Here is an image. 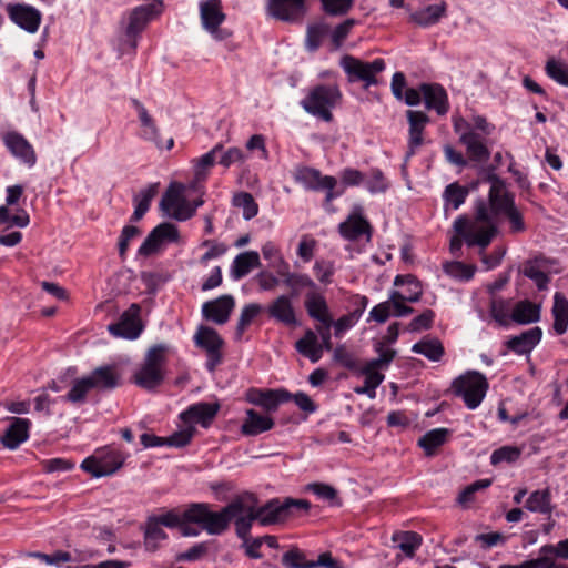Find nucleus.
Here are the masks:
<instances>
[{"label": "nucleus", "instance_id": "obj_58", "mask_svg": "<svg viewBox=\"0 0 568 568\" xmlns=\"http://www.w3.org/2000/svg\"><path fill=\"white\" fill-rule=\"evenodd\" d=\"M444 271L454 278L468 281L474 276L475 267L462 262H448L444 265Z\"/></svg>", "mask_w": 568, "mask_h": 568}, {"label": "nucleus", "instance_id": "obj_64", "mask_svg": "<svg viewBox=\"0 0 568 568\" xmlns=\"http://www.w3.org/2000/svg\"><path fill=\"white\" fill-rule=\"evenodd\" d=\"M539 554H551L555 558L568 560V538L560 540L555 545H544L539 549Z\"/></svg>", "mask_w": 568, "mask_h": 568}, {"label": "nucleus", "instance_id": "obj_61", "mask_svg": "<svg viewBox=\"0 0 568 568\" xmlns=\"http://www.w3.org/2000/svg\"><path fill=\"white\" fill-rule=\"evenodd\" d=\"M520 456V449L514 446H504L493 452L490 462L497 465L503 462L513 463Z\"/></svg>", "mask_w": 568, "mask_h": 568}, {"label": "nucleus", "instance_id": "obj_2", "mask_svg": "<svg viewBox=\"0 0 568 568\" xmlns=\"http://www.w3.org/2000/svg\"><path fill=\"white\" fill-rule=\"evenodd\" d=\"M239 507L230 503L220 511H213L209 504L193 503L183 511V518L185 523L199 525L209 535H221L229 528Z\"/></svg>", "mask_w": 568, "mask_h": 568}, {"label": "nucleus", "instance_id": "obj_3", "mask_svg": "<svg viewBox=\"0 0 568 568\" xmlns=\"http://www.w3.org/2000/svg\"><path fill=\"white\" fill-rule=\"evenodd\" d=\"M341 100L342 92L337 84H318L310 89L301 101V105L307 113L325 122H331L333 120L332 110Z\"/></svg>", "mask_w": 568, "mask_h": 568}, {"label": "nucleus", "instance_id": "obj_62", "mask_svg": "<svg viewBox=\"0 0 568 568\" xmlns=\"http://www.w3.org/2000/svg\"><path fill=\"white\" fill-rule=\"evenodd\" d=\"M140 234H141L140 229L136 226H133V225H125L122 229L120 237H119V243H118L119 255L122 260H124L126 256V252H128L131 240L139 236Z\"/></svg>", "mask_w": 568, "mask_h": 568}, {"label": "nucleus", "instance_id": "obj_63", "mask_svg": "<svg viewBox=\"0 0 568 568\" xmlns=\"http://www.w3.org/2000/svg\"><path fill=\"white\" fill-rule=\"evenodd\" d=\"M194 432V426L187 425L184 429L175 432L171 436L165 437L166 445L173 447H183L190 443Z\"/></svg>", "mask_w": 568, "mask_h": 568}, {"label": "nucleus", "instance_id": "obj_32", "mask_svg": "<svg viewBox=\"0 0 568 568\" xmlns=\"http://www.w3.org/2000/svg\"><path fill=\"white\" fill-rule=\"evenodd\" d=\"M542 332L539 327H532L523 332L520 335L513 336L506 343L508 349L523 355L530 353L535 346L540 342Z\"/></svg>", "mask_w": 568, "mask_h": 568}, {"label": "nucleus", "instance_id": "obj_42", "mask_svg": "<svg viewBox=\"0 0 568 568\" xmlns=\"http://www.w3.org/2000/svg\"><path fill=\"white\" fill-rule=\"evenodd\" d=\"M392 540L405 556L412 558L422 546L423 538L415 531H397L393 535Z\"/></svg>", "mask_w": 568, "mask_h": 568}, {"label": "nucleus", "instance_id": "obj_37", "mask_svg": "<svg viewBox=\"0 0 568 568\" xmlns=\"http://www.w3.org/2000/svg\"><path fill=\"white\" fill-rule=\"evenodd\" d=\"M551 312L554 316L555 332L558 335L565 334L568 329V300L562 293H555Z\"/></svg>", "mask_w": 568, "mask_h": 568}, {"label": "nucleus", "instance_id": "obj_53", "mask_svg": "<svg viewBox=\"0 0 568 568\" xmlns=\"http://www.w3.org/2000/svg\"><path fill=\"white\" fill-rule=\"evenodd\" d=\"M467 194L466 187L460 186L458 183H452L445 189L444 200L446 205H452L454 210H457L465 202Z\"/></svg>", "mask_w": 568, "mask_h": 568}, {"label": "nucleus", "instance_id": "obj_50", "mask_svg": "<svg viewBox=\"0 0 568 568\" xmlns=\"http://www.w3.org/2000/svg\"><path fill=\"white\" fill-rule=\"evenodd\" d=\"M222 150V144H216L211 151L197 159L195 168V179L197 181L205 180L207 170L214 165L216 155L221 153Z\"/></svg>", "mask_w": 568, "mask_h": 568}, {"label": "nucleus", "instance_id": "obj_16", "mask_svg": "<svg viewBox=\"0 0 568 568\" xmlns=\"http://www.w3.org/2000/svg\"><path fill=\"white\" fill-rule=\"evenodd\" d=\"M267 13L281 21L296 22L306 13L305 0H267Z\"/></svg>", "mask_w": 568, "mask_h": 568}, {"label": "nucleus", "instance_id": "obj_19", "mask_svg": "<svg viewBox=\"0 0 568 568\" xmlns=\"http://www.w3.org/2000/svg\"><path fill=\"white\" fill-rule=\"evenodd\" d=\"M7 12L9 18L21 29L29 33L38 31L41 23V13L36 8L28 4H8Z\"/></svg>", "mask_w": 568, "mask_h": 568}, {"label": "nucleus", "instance_id": "obj_44", "mask_svg": "<svg viewBox=\"0 0 568 568\" xmlns=\"http://www.w3.org/2000/svg\"><path fill=\"white\" fill-rule=\"evenodd\" d=\"M448 435L449 430L447 428H435L422 436L418 439V445L427 456H430L439 446L446 443Z\"/></svg>", "mask_w": 568, "mask_h": 568}, {"label": "nucleus", "instance_id": "obj_12", "mask_svg": "<svg viewBox=\"0 0 568 568\" xmlns=\"http://www.w3.org/2000/svg\"><path fill=\"white\" fill-rule=\"evenodd\" d=\"M160 206L164 213L179 221H186L195 213V207L183 195L181 184L171 185L163 195Z\"/></svg>", "mask_w": 568, "mask_h": 568}, {"label": "nucleus", "instance_id": "obj_1", "mask_svg": "<svg viewBox=\"0 0 568 568\" xmlns=\"http://www.w3.org/2000/svg\"><path fill=\"white\" fill-rule=\"evenodd\" d=\"M486 181L490 183L488 204L478 201L474 219L462 215L454 222V230L464 235L468 246L477 245L483 250L498 232L496 219L516 205L514 194L507 190L504 180L490 172Z\"/></svg>", "mask_w": 568, "mask_h": 568}, {"label": "nucleus", "instance_id": "obj_51", "mask_svg": "<svg viewBox=\"0 0 568 568\" xmlns=\"http://www.w3.org/2000/svg\"><path fill=\"white\" fill-rule=\"evenodd\" d=\"M547 75L558 84L568 87V64L555 59H549L545 67Z\"/></svg>", "mask_w": 568, "mask_h": 568}, {"label": "nucleus", "instance_id": "obj_38", "mask_svg": "<svg viewBox=\"0 0 568 568\" xmlns=\"http://www.w3.org/2000/svg\"><path fill=\"white\" fill-rule=\"evenodd\" d=\"M511 320L518 324H530L540 318V306L528 301H519L513 308Z\"/></svg>", "mask_w": 568, "mask_h": 568}, {"label": "nucleus", "instance_id": "obj_48", "mask_svg": "<svg viewBox=\"0 0 568 568\" xmlns=\"http://www.w3.org/2000/svg\"><path fill=\"white\" fill-rule=\"evenodd\" d=\"M166 539V534L163 528L153 521L151 518L146 524L144 534V546L148 550L154 551L159 548L161 541Z\"/></svg>", "mask_w": 568, "mask_h": 568}, {"label": "nucleus", "instance_id": "obj_9", "mask_svg": "<svg viewBox=\"0 0 568 568\" xmlns=\"http://www.w3.org/2000/svg\"><path fill=\"white\" fill-rule=\"evenodd\" d=\"M339 65L346 73L349 82L363 81L365 87L368 88L377 83L376 74L385 69V61L378 58L371 62H365L346 54L341 58Z\"/></svg>", "mask_w": 568, "mask_h": 568}, {"label": "nucleus", "instance_id": "obj_57", "mask_svg": "<svg viewBox=\"0 0 568 568\" xmlns=\"http://www.w3.org/2000/svg\"><path fill=\"white\" fill-rule=\"evenodd\" d=\"M490 485V479H479L468 485L460 491L457 498L458 504L463 507H468V505L474 500V495L479 490L488 488Z\"/></svg>", "mask_w": 568, "mask_h": 568}, {"label": "nucleus", "instance_id": "obj_27", "mask_svg": "<svg viewBox=\"0 0 568 568\" xmlns=\"http://www.w3.org/2000/svg\"><path fill=\"white\" fill-rule=\"evenodd\" d=\"M88 378L93 389L110 390L119 386L121 374L116 365H104L95 368Z\"/></svg>", "mask_w": 568, "mask_h": 568}, {"label": "nucleus", "instance_id": "obj_13", "mask_svg": "<svg viewBox=\"0 0 568 568\" xmlns=\"http://www.w3.org/2000/svg\"><path fill=\"white\" fill-rule=\"evenodd\" d=\"M200 17L203 28L216 40H224L231 36L226 30L220 29L225 20L221 0H204L200 3Z\"/></svg>", "mask_w": 568, "mask_h": 568}, {"label": "nucleus", "instance_id": "obj_11", "mask_svg": "<svg viewBox=\"0 0 568 568\" xmlns=\"http://www.w3.org/2000/svg\"><path fill=\"white\" fill-rule=\"evenodd\" d=\"M194 343L197 347L205 351L207 356L206 368L210 372H214L222 362L223 338L214 328L202 325L194 335Z\"/></svg>", "mask_w": 568, "mask_h": 568}, {"label": "nucleus", "instance_id": "obj_46", "mask_svg": "<svg viewBox=\"0 0 568 568\" xmlns=\"http://www.w3.org/2000/svg\"><path fill=\"white\" fill-rule=\"evenodd\" d=\"M412 351L422 354L429 361L438 362L444 355V346L437 338H424L413 345Z\"/></svg>", "mask_w": 568, "mask_h": 568}, {"label": "nucleus", "instance_id": "obj_55", "mask_svg": "<svg viewBox=\"0 0 568 568\" xmlns=\"http://www.w3.org/2000/svg\"><path fill=\"white\" fill-rule=\"evenodd\" d=\"M363 310H355L346 315L341 316L337 321L333 320L332 326L334 328V335L342 337L343 334L351 329L361 318Z\"/></svg>", "mask_w": 568, "mask_h": 568}, {"label": "nucleus", "instance_id": "obj_39", "mask_svg": "<svg viewBox=\"0 0 568 568\" xmlns=\"http://www.w3.org/2000/svg\"><path fill=\"white\" fill-rule=\"evenodd\" d=\"M525 508L531 513L550 515L554 509L550 490L546 488L532 491L525 503Z\"/></svg>", "mask_w": 568, "mask_h": 568}, {"label": "nucleus", "instance_id": "obj_25", "mask_svg": "<svg viewBox=\"0 0 568 568\" xmlns=\"http://www.w3.org/2000/svg\"><path fill=\"white\" fill-rule=\"evenodd\" d=\"M3 142L16 158L20 159L28 166H33L36 164V152L24 136L17 132H8L3 136Z\"/></svg>", "mask_w": 568, "mask_h": 568}, {"label": "nucleus", "instance_id": "obj_7", "mask_svg": "<svg viewBox=\"0 0 568 568\" xmlns=\"http://www.w3.org/2000/svg\"><path fill=\"white\" fill-rule=\"evenodd\" d=\"M125 458L121 450L106 446L97 449L92 456L85 458L81 468L95 478L105 477L116 473L123 466Z\"/></svg>", "mask_w": 568, "mask_h": 568}, {"label": "nucleus", "instance_id": "obj_52", "mask_svg": "<svg viewBox=\"0 0 568 568\" xmlns=\"http://www.w3.org/2000/svg\"><path fill=\"white\" fill-rule=\"evenodd\" d=\"M233 204L237 207L243 209V217L251 220L258 213V205L256 204L252 194L247 192H241L233 197Z\"/></svg>", "mask_w": 568, "mask_h": 568}, {"label": "nucleus", "instance_id": "obj_15", "mask_svg": "<svg viewBox=\"0 0 568 568\" xmlns=\"http://www.w3.org/2000/svg\"><path fill=\"white\" fill-rule=\"evenodd\" d=\"M140 313V305L136 303L131 304L130 307L122 313L119 322L109 325V332L113 336L128 339L138 338L143 329Z\"/></svg>", "mask_w": 568, "mask_h": 568}, {"label": "nucleus", "instance_id": "obj_33", "mask_svg": "<svg viewBox=\"0 0 568 568\" xmlns=\"http://www.w3.org/2000/svg\"><path fill=\"white\" fill-rule=\"evenodd\" d=\"M274 422L271 417L261 415L254 409L246 412V418L241 427V432L247 436H256L261 433L272 429Z\"/></svg>", "mask_w": 568, "mask_h": 568}, {"label": "nucleus", "instance_id": "obj_60", "mask_svg": "<svg viewBox=\"0 0 568 568\" xmlns=\"http://www.w3.org/2000/svg\"><path fill=\"white\" fill-rule=\"evenodd\" d=\"M282 561L290 568H315L312 560H306L305 555L298 549H292L283 555Z\"/></svg>", "mask_w": 568, "mask_h": 568}, {"label": "nucleus", "instance_id": "obj_28", "mask_svg": "<svg viewBox=\"0 0 568 568\" xmlns=\"http://www.w3.org/2000/svg\"><path fill=\"white\" fill-rule=\"evenodd\" d=\"M459 141L465 145L467 155L471 161L485 162L489 159L490 152L481 134L474 130H468L462 133Z\"/></svg>", "mask_w": 568, "mask_h": 568}, {"label": "nucleus", "instance_id": "obj_4", "mask_svg": "<svg viewBox=\"0 0 568 568\" xmlns=\"http://www.w3.org/2000/svg\"><path fill=\"white\" fill-rule=\"evenodd\" d=\"M164 9L162 0H150L149 2L138 6L123 16L121 24L129 45L135 50L138 45V37L146 28L148 23L159 17Z\"/></svg>", "mask_w": 568, "mask_h": 568}, {"label": "nucleus", "instance_id": "obj_6", "mask_svg": "<svg viewBox=\"0 0 568 568\" xmlns=\"http://www.w3.org/2000/svg\"><path fill=\"white\" fill-rule=\"evenodd\" d=\"M450 389L464 400L467 408L475 409L486 396L488 382L481 373L468 371L453 381Z\"/></svg>", "mask_w": 568, "mask_h": 568}, {"label": "nucleus", "instance_id": "obj_49", "mask_svg": "<svg viewBox=\"0 0 568 568\" xmlns=\"http://www.w3.org/2000/svg\"><path fill=\"white\" fill-rule=\"evenodd\" d=\"M356 24L357 21L349 18L336 26L334 29L331 28L329 42L333 50H338L343 45L344 41Z\"/></svg>", "mask_w": 568, "mask_h": 568}, {"label": "nucleus", "instance_id": "obj_31", "mask_svg": "<svg viewBox=\"0 0 568 568\" xmlns=\"http://www.w3.org/2000/svg\"><path fill=\"white\" fill-rule=\"evenodd\" d=\"M30 420L27 418L13 417L7 428L1 442L4 447L16 449L19 445L26 442L29 437Z\"/></svg>", "mask_w": 568, "mask_h": 568}, {"label": "nucleus", "instance_id": "obj_20", "mask_svg": "<svg viewBox=\"0 0 568 568\" xmlns=\"http://www.w3.org/2000/svg\"><path fill=\"white\" fill-rule=\"evenodd\" d=\"M339 234L348 241H356L362 235H366L367 241L372 236V226L369 222L362 215L361 209L357 207L349 216L338 225Z\"/></svg>", "mask_w": 568, "mask_h": 568}, {"label": "nucleus", "instance_id": "obj_17", "mask_svg": "<svg viewBox=\"0 0 568 568\" xmlns=\"http://www.w3.org/2000/svg\"><path fill=\"white\" fill-rule=\"evenodd\" d=\"M294 180L311 191H321L337 185V180L334 176L323 175L320 170L310 166L297 168L294 172Z\"/></svg>", "mask_w": 568, "mask_h": 568}, {"label": "nucleus", "instance_id": "obj_41", "mask_svg": "<svg viewBox=\"0 0 568 568\" xmlns=\"http://www.w3.org/2000/svg\"><path fill=\"white\" fill-rule=\"evenodd\" d=\"M156 193L158 184H151L134 195L133 201L135 204V209L131 216V222H138L145 215Z\"/></svg>", "mask_w": 568, "mask_h": 568}, {"label": "nucleus", "instance_id": "obj_43", "mask_svg": "<svg viewBox=\"0 0 568 568\" xmlns=\"http://www.w3.org/2000/svg\"><path fill=\"white\" fill-rule=\"evenodd\" d=\"M423 291L414 290L413 294H403L398 291L390 293L392 307H394V316L402 317L414 312L413 307L405 305V302H417L422 297Z\"/></svg>", "mask_w": 568, "mask_h": 568}, {"label": "nucleus", "instance_id": "obj_22", "mask_svg": "<svg viewBox=\"0 0 568 568\" xmlns=\"http://www.w3.org/2000/svg\"><path fill=\"white\" fill-rule=\"evenodd\" d=\"M304 307L307 315L321 324H332L333 316L324 294L317 290L308 291L305 294Z\"/></svg>", "mask_w": 568, "mask_h": 568}, {"label": "nucleus", "instance_id": "obj_47", "mask_svg": "<svg viewBox=\"0 0 568 568\" xmlns=\"http://www.w3.org/2000/svg\"><path fill=\"white\" fill-rule=\"evenodd\" d=\"M262 312V306L256 303H251L245 305L240 314L236 329H235V339L241 341L244 332L251 325L253 320Z\"/></svg>", "mask_w": 568, "mask_h": 568}, {"label": "nucleus", "instance_id": "obj_10", "mask_svg": "<svg viewBox=\"0 0 568 568\" xmlns=\"http://www.w3.org/2000/svg\"><path fill=\"white\" fill-rule=\"evenodd\" d=\"M180 240L178 227L169 222L155 226L146 236L138 250V254L144 257L158 254L166 244L176 243Z\"/></svg>", "mask_w": 568, "mask_h": 568}, {"label": "nucleus", "instance_id": "obj_26", "mask_svg": "<svg viewBox=\"0 0 568 568\" xmlns=\"http://www.w3.org/2000/svg\"><path fill=\"white\" fill-rule=\"evenodd\" d=\"M407 119L409 123V139L408 151L406 160L413 156L416 150L423 144V132L428 122V116L422 111H407Z\"/></svg>", "mask_w": 568, "mask_h": 568}, {"label": "nucleus", "instance_id": "obj_35", "mask_svg": "<svg viewBox=\"0 0 568 568\" xmlns=\"http://www.w3.org/2000/svg\"><path fill=\"white\" fill-rule=\"evenodd\" d=\"M446 2L427 6L410 14V20L418 26L428 27L437 23L446 14Z\"/></svg>", "mask_w": 568, "mask_h": 568}, {"label": "nucleus", "instance_id": "obj_5", "mask_svg": "<svg viewBox=\"0 0 568 568\" xmlns=\"http://www.w3.org/2000/svg\"><path fill=\"white\" fill-rule=\"evenodd\" d=\"M310 508L311 504L305 499L285 498L280 500L274 498L264 506H256L257 521L262 526L274 525L301 513H306Z\"/></svg>", "mask_w": 568, "mask_h": 568}, {"label": "nucleus", "instance_id": "obj_24", "mask_svg": "<svg viewBox=\"0 0 568 568\" xmlns=\"http://www.w3.org/2000/svg\"><path fill=\"white\" fill-rule=\"evenodd\" d=\"M268 316L286 326L297 324L293 298L282 294L272 301L267 306Z\"/></svg>", "mask_w": 568, "mask_h": 568}, {"label": "nucleus", "instance_id": "obj_8", "mask_svg": "<svg viewBox=\"0 0 568 568\" xmlns=\"http://www.w3.org/2000/svg\"><path fill=\"white\" fill-rule=\"evenodd\" d=\"M164 352L165 347L162 345L149 349L143 365L133 376L138 386L150 390L161 385L164 378Z\"/></svg>", "mask_w": 568, "mask_h": 568}, {"label": "nucleus", "instance_id": "obj_40", "mask_svg": "<svg viewBox=\"0 0 568 568\" xmlns=\"http://www.w3.org/2000/svg\"><path fill=\"white\" fill-rule=\"evenodd\" d=\"M361 373L365 376L364 385L354 388V392L359 395L365 394L369 398H375L376 388L382 384L385 376L368 364L361 369Z\"/></svg>", "mask_w": 568, "mask_h": 568}, {"label": "nucleus", "instance_id": "obj_59", "mask_svg": "<svg viewBox=\"0 0 568 568\" xmlns=\"http://www.w3.org/2000/svg\"><path fill=\"white\" fill-rule=\"evenodd\" d=\"M364 183L371 193L385 192L388 187V181L378 169L371 170L368 176L365 178Z\"/></svg>", "mask_w": 568, "mask_h": 568}, {"label": "nucleus", "instance_id": "obj_18", "mask_svg": "<svg viewBox=\"0 0 568 568\" xmlns=\"http://www.w3.org/2000/svg\"><path fill=\"white\" fill-rule=\"evenodd\" d=\"M246 399L267 412H275L280 404L291 400V393L285 389H257L247 390Z\"/></svg>", "mask_w": 568, "mask_h": 568}, {"label": "nucleus", "instance_id": "obj_54", "mask_svg": "<svg viewBox=\"0 0 568 568\" xmlns=\"http://www.w3.org/2000/svg\"><path fill=\"white\" fill-rule=\"evenodd\" d=\"M308 490L316 495L320 499L329 501L333 506L342 505V501L337 496V490L331 485L314 483L308 485Z\"/></svg>", "mask_w": 568, "mask_h": 568}, {"label": "nucleus", "instance_id": "obj_21", "mask_svg": "<svg viewBox=\"0 0 568 568\" xmlns=\"http://www.w3.org/2000/svg\"><path fill=\"white\" fill-rule=\"evenodd\" d=\"M235 306V301L231 295H222L213 301L206 302L202 306L203 316L219 325L225 324Z\"/></svg>", "mask_w": 568, "mask_h": 568}, {"label": "nucleus", "instance_id": "obj_14", "mask_svg": "<svg viewBox=\"0 0 568 568\" xmlns=\"http://www.w3.org/2000/svg\"><path fill=\"white\" fill-rule=\"evenodd\" d=\"M231 504H237L239 510L234 514L235 530L239 538L246 540L250 536L252 524L257 520L256 499L251 494L235 498Z\"/></svg>", "mask_w": 568, "mask_h": 568}, {"label": "nucleus", "instance_id": "obj_45", "mask_svg": "<svg viewBox=\"0 0 568 568\" xmlns=\"http://www.w3.org/2000/svg\"><path fill=\"white\" fill-rule=\"evenodd\" d=\"M331 27L324 21L312 23L307 27L305 45L310 51L317 50L323 40L329 37Z\"/></svg>", "mask_w": 568, "mask_h": 568}, {"label": "nucleus", "instance_id": "obj_34", "mask_svg": "<svg viewBox=\"0 0 568 568\" xmlns=\"http://www.w3.org/2000/svg\"><path fill=\"white\" fill-rule=\"evenodd\" d=\"M295 348L312 363H317L322 358L318 336L312 329H306L303 337L296 341Z\"/></svg>", "mask_w": 568, "mask_h": 568}, {"label": "nucleus", "instance_id": "obj_56", "mask_svg": "<svg viewBox=\"0 0 568 568\" xmlns=\"http://www.w3.org/2000/svg\"><path fill=\"white\" fill-rule=\"evenodd\" d=\"M91 389L93 387L88 376L77 379L67 394V399L71 403H82Z\"/></svg>", "mask_w": 568, "mask_h": 568}, {"label": "nucleus", "instance_id": "obj_29", "mask_svg": "<svg viewBox=\"0 0 568 568\" xmlns=\"http://www.w3.org/2000/svg\"><path fill=\"white\" fill-rule=\"evenodd\" d=\"M278 275L283 277V284L290 288L292 298L297 297L303 290L315 291L317 290L316 283L304 273L290 272L287 264L278 270Z\"/></svg>", "mask_w": 568, "mask_h": 568}, {"label": "nucleus", "instance_id": "obj_23", "mask_svg": "<svg viewBox=\"0 0 568 568\" xmlns=\"http://www.w3.org/2000/svg\"><path fill=\"white\" fill-rule=\"evenodd\" d=\"M219 409L217 403H197L181 413L180 417L186 425L200 424L203 427H209Z\"/></svg>", "mask_w": 568, "mask_h": 568}, {"label": "nucleus", "instance_id": "obj_30", "mask_svg": "<svg viewBox=\"0 0 568 568\" xmlns=\"http://www.w3.org/2000/svg\"><path fill=\"white\" fill-rule=\"evenodd\" d=\"M420 91L427 109H434L439 115H444L448 112V98L442 85L437 83H423L420 85Z\"/></svg>", "mask_w": 568, "mask_h": 568}, {"label": "nucleus", "instance_id": "obj_36", "mask_svg": "<svg viewBox=\"0 0 568 568\" xmlns=\"http://www.w3.org/2000/svg\"><path fill=\"white\" fill-rule=\"evenodd\" d=\"M260 265V255L255 251L239 254L232 264L231 275L234 280L246 276L253 268Z\"/></svg>", "mask_w": 568, "mask_h": 568}]
</instances>
